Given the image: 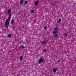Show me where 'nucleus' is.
I'll return each mask as SVG.
<instances>
[{
  "label": "nucleus",
  "instance_id": "9d476101",
  "mask_svg": "<svg viewBox=\"0 0 76 76\" xmlns=\"http://www.w3.org/2000/svg\"><path fill=\"white\" fill-rule=\"evenodd\" d=\"M28 3V1H25V4H27Z\"/></svg>",
  "mask_w": 76,
  "mask_h": 76
},
{
  "label": "nucleus",
  "instance_id": "9b49d317",
  "mask_svg": "<svg viewBox=\"0 0 76 76\" xmlns=\"http://www.w3.org/2000/svg\"><path fill=\"white\" fill-rule=\"evenodd\" d=\"M20 47V48H24V46H23V45H21V46Z\"/></svg>",
  "mask_w": 76,
  "mask_h": 76
},
{
  "label": "nucleus",
  "instance_id": "4be33fe9",
  "mask_svg": "<svg viewBox=\"0 0 76 76\" xmlns=\"http://www.w3.org/2000/svg\"><path fill=\"white\" fill-rule=\"evenodd\" d=\"M60 61H58V62L59 63Z\"/></svg>",
  "mask_w": 76,
  "mask_h": 76
},
{
  "label": "nucleus",
  "instance_id": "f3484780",
  "mask_svg": "<svg viewBox=\"0 0 76 76\" xmlns=\"http://www.w3.org/2000/svg\"><path fill=\"white\" fill-rule=\"evenodd\" d=\"M65 37H67V34H65Z\"/></svg>",
  "mask_w": 76,
  "mask_h": 76
},
{
  "label": "nucleus",
  "instance_id": "1a4fd4ad",
  "mask_svg": "<svg viewBox=\"0 0 76 76\" xmlns=\"http://www.w3.org/2000/svg\"><path fill=\"white\" fill-rule=\"evenodd\" d=\"M8 37L9 38H10V37H11V34H9L8 35Z\"/></svg>",
  "mask_w": 76,
  "mask_h": 76
},
{
  "label": "nucleus",
  "instance_id": "6e6552de",
  "mask_svg": "<svg viewBox=\"0 0 76 76\" xmlns=\"http://www.w3.org/2000/svg\"><path fill=\"white\" fill-rule=\"evenodd\" d=\"M38 2H36L35 3V5H37V4H38Z\"/></svg>",
  "mask_w": 76,
  "mask_h": 76
},
{
  "label": "nucleus",
  "instance_id": "4468645a",
  "mask_svg": "<svg viewBox=\"0 0 76 76\" xmlns=\"http://www.w3.org/2000/svg\"><path fill=\"white\" fill-rule=\"evenodd\" d=\"M54 37H55V38L57 37V34L55 35L54 36Z\"/></svg>",
  "mask_w": 76,
  "mask_h": 76
},
{
  "label": "nucleus",
  "instance_id": "ddd939ff",
  "mask_svg": "<svg viewBox=\"0 0 76 76\" xmlns=\"http://www.w3.org/2000/svg\"><path fill=\"white\" fill-rule=\"evenodd\" d=\"M47 26H46L44 28V29H47Z\"/></svg>",
  "mask_w": 76,
  "mask_h": 76
},
{
  "label": "nucleus",
  "instance_id": "dca6fc26",
  "mask_svg": "<svg viewBox=\"0 0 76 76\" xmlns=\"http://www.w3.org/2000/svg\"><path fill=\"white\" fill-rule=\"evenodd\" d=\"M60 21H61V19H60L59 20V21H58V23H59V22H60Z\"/></svg>",
  "mask_w": 76,
  "mask_h": 76
},
{
  "label": "nucleus",
  "instance_id": "f03ea898",
  "mask_svg": "<svg viewBox=\"0 0 76 76\" xmlns=\"http://www.w3.org/2000/svg\"><path fill=\"white\" fill-rule=\"evenodd\" d=\"M9 23H10V20L8 19L6 20L5 22V25L6 26L9 25Z\"/></svg>",
  "mask_w": 76,
  "mask_h": 76
},
{
  "label": "nucleus",
  "instance_id": "20e7f679",
  "mask_svg": "<svg viewBox=\"0 0 76 76\" xmlns=\"http://www.w3.org/2000/svg\"><path fill=\"white\" fill-rule=\"evenodd\" d=\"M57 69H53V72H56V71H57Z\"/></svg>",
  "mask_w": 76,
  "mask_h": 76
},
{
  "label": "nucleus",
  "instance_id": "5701e85b",
  "mask_svg": "<svg viewBox=\"0 0 76 76\" xmlns=\"http://www.w3.org/2000/svg\"><path fill=\"white\" fill-rule=\"evenodd\" d=\"M0 76H1V75H0Z\"/></svg>",
  "mask_w": 76,
  "mask_h": 76
},
{
  "label": "nucleus",
  "instance_id": "2eb2a0df",
  "mask_svg": "<svg viewBox=\"0 0 76 76\" xmlns=\"http://www.w3.org/2000/svg\"><path fill=\"white\" fill-rule=\"evenodd\" d=\"M31 13H34V11L33 10L31 11Z\"/></svg>",
  "mask_w": 76,
  "mask_h": 76
},
{
  "label": "nucleus",
  "instance_id": "aec40b11",
  "mask_svg": "<svg viewBox=\"0 0 76 76\" xmlns=\"http://www.w3.org/2000/svg\"><path fill=\"white\" fill-rule=\"evenodd\" d=\"M11 18V17H10L9 16V17H8V19H10Z\"/></svg>",
  "mask_w": 76,
  "mask_h": 76
},
{
  "label": "nucleus",
  "instance_id": "423d86ee",
  "mask_svg": "<svg viewBox=\"0 0 76 76\" xmlns=\"http://www.w3.org/2000/svg\"><path fill=\"white\" fill-rule=\"evenodd\" d=\"M11 12V10H8V13L9 14Z\"/></svg>",
  "mask_w": 76,
  "mask_h": 76
},
{
  "label": "nucleus",
  "instance_id": "0eeeda50",
  "mask_svg": "<svg viewBox=\"0 0 76 76\" xmlns=\"http://www.w3.org/2000/svg\"><path fill=\"white\" fill-rule=\"evenodd\" d=\"M23 58V56H21L20 57V60L21 61H22V59Z\"/></svg>",
  "mask_w": 76,
  "mask_h": 76
},
{
  "label": "nucleus",
  "instance_id": "7ed1b4c3",
  "mask_svg": "<svg viewBox=\"0 0 76 76\" xmlns=\"http://www.w3.org/2000/svg\"><path fill=\"white\" fill-rule=\"evenodd\" d=\"M44 61V58H41L39 59V63L40 64L41 63L43 62Z\"/></svg>",
  "mask_w": 76,
  "mask_h": 76
},
{
  "label": "nucleus",
  "instance_id": "39448f33",
  "mask_svg": "<svg viewBox=\"0 0 76 76\" xmlns=\"http://www.w3.org/2000/svg\"><path fill=\"white\" fill-rule=\"evenodd\" d=\"M20 4H23V1H20Z\"/></svg>",
  "mask_w": 76,
  "mask_h": 76
},
{
  "label": "nucleus",
  "instance_id": "412c9836",
  "mask_svg": "<svg viewBox=\"0 0 76 76\" xmlns=\"http://www.w3.org/2000/svg\"><path fill=\"white\" fill-rule=\"evenodd\" d=\"M44 51H47V50H46L45 49H44Z\"/></svg>",
  "mask_w": 76,
  "mask_h": 76
},
{
  "label": "nucleus",
  "instance_id": "a211bd4d",
  "mask_svg": "<svg viewBox=\"0 0 76 76\" xmlns=\"http://www.w3.org/2000/svg\"><path fill=\"white\" fill-rule=\"evenodd\" d=\"M42 43V44H44V43H45V41H43Z\"/></svg>",
  "mask_w": 76,
  "mask_h": 76
},
{
  "label": "nucleus",
  "instance_id": "f8f14e48",
  "mask_svg": "<svg viewBox=\"0 0 76 76\" xmlns=\"http://www.w3.org/2000/svg\"><path fill=\"white\" fill-rule=\"evenodd\" d=\"M14 22V20H12L11 21L12 23H13Z\"/></svg>",
  "mask_w": 76,
  "mask_h": 76
},
{
  "label": "nucleus",
  "instance_id": "f257e3e1",
  "mask_svg": "<svg viewBox=\"0 0 76 76\" xmlns=\"http://www.w3.org/2000/svg\"><path fill=\"white\" fill-rule=\"evenodd\" d=\"M58 28L57 27H56L55 28L54 31L53 32V34H58Z\"/></svg>",
  "mask_w": 76,
  "mask_h": 76
},
{
  "label": "nucleus",
  "instance_id": "6ab92c4d",
  "mask_svg": "<svg viewBox=\"0 0 76 76\" xmlns=\"http://www.w3.org/2000/svg\"><path fill=\"white\" fill-rule=\"evenodd\" d=\"M9 16L10 17L11 16H12V14H9Z\"/></svg>",
  "mask_w": 76,
  "mask_h": 76
}]
</instances>
